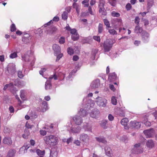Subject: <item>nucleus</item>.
<instances>
[{
    "label": "nucleus",
    "mask_w": 157,
    "mask_h": 157,
    "mask_svg": "<svg viewBox=\"0 0 157 157\" xmlns=\"http://www.w3.org/2000/svg\"><path fill=\"white\" fill-rule=\"evenodd\" d=\"M64 75L62 73H55L53 75H51L49 77V80H47L45 83V89L49 90L52 88V85L50 80L54 79L55 80L59 79L61 81L64 78Z\"/></svg>",
    "instance_id": "nucleus-1"
},
{
    "label": "nucleus",
    "mask_w": 157,
    "mask_h": 157,
    "mask_svg": "<svg viewBox=\"0 0 157 157\" xmlns=\"http://www.w3.org/2000/svg\"><path fill=\"white\" fill-rule=\"evenodd\" d=\"M44 140L47 144L55 146L58 144V138L55 136L50 135L46 136L44 138Z\"/></svg>",
    "instance_id": "nucleus-2"
},
{
    "label": "nucleus",
    "mask_w": 157,
    "mask_h": 157,
    "mask_svg": "<svg viewBox=\"0 0 157 157\" xmlns=\"http://www.w3.org/2000/svg\"><path fill=\"white\" fill-rule=\"evenodd\" d=\"M113 43L112 39H107L103 44V47L105 52H107L112 48Z\"/></svg>",
    "instance_id": "nucleus-3"
},
{
    "label": "nucleus",
    "mask_w": 157,
    "mask_h": 157,
    "mask_svg": "<svg viewBox=\"0 0 157 157\" xmlns=\"http://www.w3.org/2000/svg\"><path fill=\"white\" fill-rule=\"evenodd\" d=\"M95 102L99 107H105L106 105L107 101L105 98L98 97L96 98Z\"/></svg>",
    "instance_id": "nucleus-4"
},
{
    "label": "nucleus",
    "mask_w": 157,
    "mask_h": 157,
    "mask_svg": "<svg viewBox=\"0 0 157 157\" xmlns=\"http://www.w3.org/2000/svg\"><path fill=\"white\" fill-rule=\"evenodd\" d=\"M143 151V148L140 143L136 144L132 150V152L135 154H140L142 153Z\"/></svg>",
    "instance_id": "nucleus-5"
},
{
    "label": "nucleus",
    "mask_w": 157,
    "mask_h": 157,
    "mask_svg": "<svg viewBox=\"0 0 157 157\" xmlns=\"http://www.w3.org/2000/svg\"><path fill=\"white\" fill-rule=\"evenodd\" d=\"M79 139L84 144H88L90 140V136L87 134L84 133L80 135Z\"/></svg>",
    "instance_id": "nucleus-6"
},
{
    "label": "nucleus",
    "mask_w": 157,
    "mask_h": 157,
    "mask_svg": "<svg viewBox=\"0 0 157 157\" xmlns=\"http://www.w3.org/2000/svg\"><path fill=\"white\" fill-rule=\"evenodd\" d=\"M70 127V132L73 133H79L80 132L81 128L80 127L78 126H75L74 127H71L70 125L69 126Z\"/></svg>",
    "instance_id": "nucleus-7"
},
{
    "label": "nucleus",
    "mask_w": 157,
    "mask_h": 157,
    "mask_svg": "<svg viewBox=\"0 0 157 157\" xmlns=\"http://www.w3.org/2000/svg\"><path fill=\"white\" fill-rule=\"evenodd\" d=\"M130 127L132 128L136 129L140 128L141 126V123L140 122L135 121H131L129 124Z\"/></svg>",
    "instance_id": "nucleus-8"
},
{
    "label": "nucleus",
    "mask_w": 157,
    "mask_h": 157,
    "mask_svg": "<svg viewBox=\"0 0 157 157\" xmlns=\"http://www.w3.org/2000/svg\"><path fill=\"white\" fill-rule=\"evenodd\" d=\"M144 133L147 137H151L154 134V130L153 128L146 130L144 131Z\"/></svg>",
    "instance_id": "nucleus-9"
},
{
    "label": "nucleus",
    "mask_w": 157,
    "mask_h": 157,
    "mask_svg": "<svg viewBox=\"0 0 157 157\" xmlns=\"http://www.w3.org/2000/svg\"><path fill=\"white\" fill-rule=\"evenodd\" d=\"M75 123L77 125H80L82 122V118L78 115H76L73 118Z\"/></svg>",
    "instance_id": "nucleus-10"
},
{
    "label": "nucleus",
    "mask_w": 157,
    "mask_h": 157,
    "mask_svg": "<svg viewBox=\"0 0 157 157\" xmlns=\"http://www.w3.org/2000/svg\"><path fill=\"white\" fill-rule=\"evenodd\" d=\"M142 39L144 42H147L149 40V35L146 32H143L142 33Z\"/></svg>",
    "instance_id": "nucleus-11"
},
{
    "label": "nucleus",
    "mask_w": 157,
    "mask_h": 157,
    "mask_svg": "<svg viewBox=\"0 0 157 157\" xmlns=\"http://www.w3.org/2000/svg\"><path fill=\"white\" fill-rule=\"evenodd\" d=\"M100 86V81L98 79H97L93 81L90 84L91 87L93 89L98 88Z\"/></svg>",
    "instance_id": "nucleus-12"
},
{
    "label": "nucleus",
    "mask_w": 157,
    "mask_h": 157,
    "mask_svg": "<svg viewBox=\"0 0 157 157\" xmlns=\"http://www.w3.org/2000/svg\"><path fill=\"white\" fill-rule=\"evenodd\" d=\"M94 105V103L93 101L91 100H89L88 101L87 103L86 104L85 108L87 109H90L93 108Z\"/></svg>",
    "instance_id": "nucleus-13"
},
{
    "label": "nucleus",
    "mask_w": 157,
    "mask_h": 157,
    "mask_svg": "<svg viewBox=\"0 0 157 157\" xmlns=\"http://www.w3.org/2000/svg\"><path fill=\"white\" fill-rule=\"evenodd\" d=\"M7 70L9 73L14 74L15 72L16 68L15 65L13 64H11L8 66Z\"/></svg>",
    "instance_id": "nucleus-14"
},
{
    "label": "nucleus",
    "mask_w": 157,
    "mask_h": 157,
    "mask_svg": "<svg viewBox=\"0 0 157 157\" xmlns=\"http://www.w3.org/2000/svg\"><path fill=\"white\" fill-rule=\"evenodd\" d=\"M52 48L55 54H58L60 53L61 50L60 48L58 45L54 44L52 46Z\"/></svg>",
    "instance_id": "nucleus-15"
},
{
    "label": "nucleus",
    "mask_w": 157,
    "mask_h": 157,
    "mask_svg": "<svg viewBox=\"0 0 157 157\" xmlns=\"http://www.w3.org/2000/svg\"><path fill=\"white\" fill-rule=\"evenodd\" d=\"M100 112L99 110L96 109H94V111H93L90 113V116L93 118H96L99 115Z\"/></svg>",
    "instance_id": "nucleus-16"
},
{
    "label": "nucleus",
    "mask_w": 157,
    "mask_h": 157,
    "mask_svg": "<svg viewBox=\"0 0 157 157\" xmlns=\"http://www.w3.org/2000/svg\"><path fill=\"white\" fill-rule=\"evenodd\" d=\"M128 121V119L127 118H123L121 121V124L122 125L124 126V128L126 129H128L129 128L128 126H127Z\"/></svg>",
    "instance_id": "nucleus-17"
},
{
    "label": "nucleus",
    "mask_w": 157,
    "mask_h": 157,
    "mask_svg": "<svg viewBox=\"0 0 157 157\" xmlns=\"http://www.w3.org/2000/svg\"><path fill=\"white\" fill-rule=\"evenodd\" d=\"M72 6L73 8L75 9L78 15V16L80 12V6L76 3L74 2Z\"/></svg>",
    "instance_id": "nucleus-18"
},
{
    "label": "nucleus",
    "mask_w": 157,
    "mask_h": 157,
    "mask_svg": "<svg viewBox=\"0 0 157 157\" xmlns=\"http://www.w3.org/2000/svg\"><path fill=\"white\" fill-rule=\"evenodd\" d=\"M117 79V76L115 73H111L109 76V80L110 82L114 81Z\"/></svg>",
    "instance_id": "nucleus-19"
},
{
    "label": "nucleus",
    "mask_w": 157,
    "mask_h": 157,
    "mask_svg": "<svg viewBox=\"0 0 157 157\" xmlns=\"http://www.w3.org/2000/svg\"><path fill=\"white\" fill-rule=\"evenodd\" d=\"M22 57L23 59L25 61H30L32 59H33L34 58V56L33 55L29 56L27 55H25Z\"/></svg>",
    "instance_id": "nucleus-20"
},
{
    "label": "nucleus",
    "mask_w": 157,
    "mask_h": 157,
    "mask_svg": "<svg viewBox=\"0 0 157 157\" xmlns=\"http://www.w3.org/2000/svg\"><path fill=\"white\" fill-rule=\"evenodd\" d=\"M105 150L106 154L109 157L112 156V151L109 147L106 146L105 147Z\"/></svg>",
    "instance_id": "nucleus-21"
},
{
    "label": "nucleus",
    "mask_w": 157,
    "mask_h": 157,
    "mask_svg": "<svg viewBox=\"0 0 157 157\" xmlns=\"http://www.w3.org/2000/svg\"><path fill=\"white\" fill-rule=\"evenodd\" d=\"M95 139L97 141L100 143L105 144L107 143V141L105 138L103 137L99 136L95 137Z\"/></svg>",
    "instance_id": "nucleus-22"
},
{
    "label": "nucleus",
    "mask_w": 157,
    "mask_h": 157,
    "mask_svg": "<svg viewBox=\"0 0 157 157\" xmlns=\"http://www.w3.org/2000/svg\"><path fill=\"white\" fill-rule=\"evenodd\" d=\"M3 142L5 144H11L12 143L11 139L9 137H5L3 140Z\"/></svg>",
    "instance_id": "nucleus-23"
},
{
    "label": "nucleus",
    "mask_w": 157,
    "mask_h": 157,
    "mask_svg": "<svg viewBox=\"0 0 157 157\" xmlns=\"http://www.w3.org/2000/svg\"><path fill=\"white\" fill-rule=\"evenodd\" d=\"M16 151L14 149H10L8 152L6 157H13L16 153Z\"/></svg>",
    "instance_id": "nucleus-24"
},
{
    "label": "nucleus",
    "mask_w": 157,
    "mask_h": 157,
    "mask_svg": "<svg viewBox=\"0 0 157 157\" xmlns=\"http://www.w3.org/2000/svg\"><path fill=\"white\" fill-rule=\"evenodd\" d=\"M66 30L70 31V33L72 34V35H73L74 34H77L76 29H71L69 25L67 26L66 27Z\"/></svg>",
    "instance_id": "nucleus-25"
},
{
    "label": "nucleus",
    "mask_w": 157,
    "mask_h": 157,
    "mask_svg": "<svg viewBox=\"0 0 157 157\" xmlns=\"http://www.w3.org/2000/svg\"><path fill=\"white\" fill-rule=\"evenodd\" d=\"M83 128H84L85 131L92 132L91 126L89 124L84 125Z\"/></svg>",
    "instance_id": "nucleus-26"
},
{
    "label": "nucleus",
    "mask_w": 157,
    "mask_h": 157,
    "mask_svg": "<svg viewBox=\"0 0 157 157\" xmlns=\"http://www.w3.org/2000/svg\"><path fill=\"white\" fill-rule=\"evenodd\" d=\"M87 112L83 109H81L78 112V114L82 117L86 116L87 114Z\"/></svg>",
    "instance_id": "nucleus-27"
},
{
    "label": "nucleus",
    "mask_w": 157,
    "mask_h": 157,
    "mask_svg": "<svg viewBox=\"0 0 157 157\" xmlns=\"http://www.w3.org/2000/svg\"><path fill=\"white\" fill-rule=\"evenodd\" d=\"M104 30L103 25L101 23H99L98 28V32L99 33H103Z\"/></svg>",
    "instance_id": "nucleus-28"
},
{
    "label": "nucleus",
    "mask_w": 157,
    "mask_h": 157,
    "mask_svg": "<svg viewBox=\"0 0 157 157\" xmlns=\"http://www.w3.org/2000/svg\"><path fill=\"white\" fill-rule=\"evenodd\" d=\"M142 28L138 25L136 26L134 29V32L137 33H140L142 32Z\"/></svg>",
    "instance_id": "nucleus-29"
},
{
    "label": "nucleus",
    "mask_w": 157,
    "mask_h": 157,
    "mask_svg": "<svg viewBox=\"0 0 157 157\" xmlns=\"http://www.w3.org/2000/svg\"><path fill=\"white\" fill-rule=\"evenodd\" d=\"M98 50L97 49H93L92 52V56L91 58L92 60H94L95 58V56L98 52Z\"/></svg>",
    "instance_id": "nucleus-30"
},
{
    "label": "nucleus",
    "mask_w": 157,
    "mask_h": 157,
    "mask_svg": "<svg viewBox=\"0 0 157 157\" xmlns=\"http://www.w3.org/2000/svg\"><path fill=\"white\" fill-rule=\"evenodd\" d=\"M41 106L43 107L42 111L43 112L46 111L48 108L47 102L45 101H43L42 103Z\"/></svg>",
    "instance_id": "nucleus-31"
},
{
    "label": "nucleus",
    "mask_w": 157,
    "mask_h": 157,
    "mask_svg": "<svg viewBox=\"0 0 157 157\" xmlns=\"http://www.w3.org/2000/svg\"><path fill=\"white\" fill-rule=\"evenodd\" d=\"M143 123L147 126H149L151 125V123L150 122L148 121V119L146 117L144 118Z\"/></svg>",
    "instance_id": "nucleus-32"
},
{
    "label": "nucleus",
    "mask_w": 157,
    "mask_h": 157,
    "mask_svg": "<svg viewBox=\"0 0 157 157\" xmlns=\"http://www.w3.org/2000/svg\"><path fill=\"white\" fill-rule=\"evenodd\" d=\"M99 12L101 13V15H105L106 14V12L104 8H99Z\"/></svg>",
    "instance_id": "nucleus-33"
},
{
    "label": "nucleus",
    "mask_w": 157,
    "mask_h": 157,
    "mask_svg": "<svg viewBox=\"0 0 157 157\" xmlns=\"http://www.w3.org/2000/svg\"><path fill=\"white\" fill-rule=\"evenodd\" d=\"M147 146L149 147H152L154 145V143L151 140H148L146 143Z\"/></svg>",
    "instance_id": "nucleus-34"
},
{
    "label": "nucleus",
    "mask_w": 157,
    "mask_h": 157,
    "mask_svg": "<svg viewBox=\"0 0 157 157\" xmlns=\"http://www.w3.org/2000/svg\"><path fill=\"white\" fill-rule=\"evenodd\" d=\"M25 90H22L20 91V96L21 98L23 100H25Z\"/></svg>",
    "instance_id": "nucleus-35"
},
{
    "label": "nucleus",
    "mask_w": 157,
    "mask_h": 157,
    "mask_svg": "<svg viewBox=\"0 0 157 157\" xmlns=\"http://www.w3.org/2000/svg\"><path fill=\"white\" fill-rule=\"evenodd\" d=\"M50 157H57V152L55 151H50Z\"/></svg>",
    "instance_id": "nucleus-36"
},
{
    "label": "nucleus",
    "mask_w": 157,
    "mask_h": 157,
    "mask_svg": "<svg viewBox=\"0 0 157 157\" xmlns=\"http://www.w3.org/2000/svg\"><path fill=\"white\" fill-rule=\"evenodd\" d=\"M68 17L67 13L66 11H64L62 15V19L64 20H67Z\"/></svg>",
    "instance_id": "nucleus-37"
},
{
    "label": "nucleus",
    "mask_w": 157,
    "mask_h": 157,
    "mask_svg": "<svg viewBox=\"0 0 157 157\" xmlns=\"http://www.w3.org/2000/svg\"><path fill=\"white\" fill-rule=\"evenodd\" d=\"M79 38V35L77 34L72 35L71 38L74 41L77 40Z\"/></svg>",
    "instance_id": "nucleus-38"
},
{
    "label": "nucleus",
    "mask_w": 157,
    "mask_h": 157,
    "mask_svg": "<svg viewBox=\"0 0 157 157\" xmlns=\"http://www.w3.org/2000/svg\"><path fill=\"white\" fill-rule=\"evenodd\" d=\"M105 2L104 0H100L99 4V8H104V5Z\"/></svg>",
    "instance_id": "nucleus-39"
},
{
    "label": "nucleus",
    "mask_w": 157,
    "mask_h": 157,
    "mask_svg": "<svg viewBox=\"0 0 157 157\" xmlns=\"http://www.w3.org/2000/svg\"><path fill=\"white\" fill-rule=\"evenodd\" d=\"M89 0H84L82 2V3L83 4L85 7H88L89 6Z\"/></svg>",
    "instance_id": "nucleus-40"
},
{
    "label": "nucleus",
    "mask_w": 157,
    "mask_h": 157,
    "mask_svg": "<svg viewBox=\"0 0 157 157\" xmlns=\"http://www.w3.org/2000/svg\"><path fill=\"white\" fill-rule=\"evenodd\" d=\"M16 99L18 101V105L20 107H21L22 108H23L24 107H23V106L21 105V104L22 102H23V101H21V100H20L18 96H16Z\"/></svg>",
    "instance_id": "nucleus-41"
},
{
    "label": "nucleus",
    "mask_w": 157,
    "mask_h": 157,
    "mask_svg": "<svg viewBox=\"0 0 157 157\" xmlns=\"http://www.w3.org/2000/svg\"><path fill=\"white\" fill-rule=\"evenodd\" d=\"M112 16L114 17H118L120 16V14L116 12L115 11H113L111 13Z\"/></svg>",
    "instance_id": "nucleus-42"
},
{
    "label": "nucleus",
    "mask_w": 157,
    "mask_h": 157,
    "mask_svg": "<svg viewBox=\"0 0 157 157\" xmlns=\"http://www.w3.org/2000/svg\"><path fill=\"white\" fill-rule=\"evenodd\" d=\"M111 103L113 105H116L117 104V100L115 97H112L111 98Z\"/></svg>",
    "instance_id": "nucleus-43"
},
{
    "label": "nucleus",
    "mask_w": 157,
    "mask_h": 157,
    "mask_svg": "<svg viewBox=\"0 0 157 157\" xmlns=\"http://www.w3.org/2000/svg\"><path fill=\"white\" fill-rule=\"evenodd\" d=\"M31 39L30 37L27 38L26 37H24L22 39V41L25 43H27L30 42V40Z\"/></svg>",
    "instance_id": "nucleus-44"
},
{
    "label": "nucleus",
    "mask_w": 157,
    "mask_h": 157,
    "mask_svg": "<svg viewBox=\"0 0 157 157\" xmlns=\"http://www.w3.org/2000/svg\"><path fill=\"white\" fill-rule=\"evenodd\" d=\"M103 21L105 25L107 27H110V23L109 21L106 19H104Z\"/></svg>",
    "instance_id": "nucleus-45"
},
{
    "label": "nucleus",
    "mask_w": 157,
    "mask_h": 157,
    "mask_svg": "<svg viewBox=\"0 0 157 157\" xmlns=\"http://www.w3.org/2000/svg\"><path fill=\"white\" fill-rule=\"evenodd\" d=\"M29 147V145H27L26 146H24L21 147L20 149V151H21L23 150H24V152H25V150H27Z\"/></svg>",
    "instance_id": "nucleus-46"
},
{
    "label": "nucleus",
    "mask_w": 157,
    "mask_h": 157,
    "mask_svg": "<svg viewBox=\"0 0 157 157\" xmlns=\"http://www.w3.org/2000/svg\"><path fill=\"white\" fill-rule=\"evenodd\" d=\"M17 56V53L16 52H14L11 53L10 56V57L11 59H13L16 57Z\"/></svg>",
    "instance_id": "nucleus-47"
},
{
    "label": "nucleus",
    "mask_w": 157,
    "mask_h": 157,
    "mask_svg": "<svg viewBox=\"0 0 157 157\" xmlns=\"http://www.w3.org/2000/svg\"><path fill=\"white\" fill-rule=\"evenodd\" d=\"M109 32L110 34L113 35H117V32L113 29H110L109 30Z\"/></svg>",
    "instance_id": "nucleus-48"
},
{
    "label": "nucleus",
    "mask_w": 157,
    "mask_h": 157,
    "mask_svg": "<svg viewBox=\"0 0 157 157\" xmlns=\"http://www.w3.org/2000/svg\"><path fill=\"white\" fill-rule=\"evenodd\" d=\"M36 152L38 155H43L44 154V151H41L39 149H37L36 150Z\"/></svg>",
    "instance_id": "nucleus-49"
},
{
    "label": "nucleus",
    "mask_w": 157,
    "mask_h": 157,
    "mask_svg": "<svg viewBox=\"0 0 157 157\" xmlns=\"http://www.w3.org/2000/svg\"><path fill=\"white\" fill-rule=\"evenodd\" d=\"M56 56H57L56 59V61H57L59 60V59L62 57L63 56V54L62 53H59L58 54H56Z\"/></svg>",
    "instance_id": "nucleus-50"
},
{
    "label": "nucleus",
    "mask_w": 157,
    "mask_h": 157,
    "mask_svg": "<svg viewBox=\"0 0 157 157\" xmlns=\"http://www.w3.org/2000/svg\"><path fill=\"white\" fill-rule=\"evenodd\" d=\"M17 75L18 77H19L20 78H22L24 76V75L22 74V71L20 70L18 71Z\"/></svg>",
    "instance_id": "nucleus-51"
},
{
    "label": "nucleus",
    "mask_w": 157,
    "mask_h": 157,
    "mask_svg": "<svg viewBox=\"0 0 157 157\" xmlns=\"http://www.w3.org/2000/svg\"><path fill=\"white\" fill-rule=\"evenodd\" d=\"M75 72L74 71H72L70 74L68 76L67 78V80H69L72 77V76L74 73Z\"/></svg>",
    "instance_id": "nucleus-52"
},
{
    "label": "nucleus",
    "mask_w": 157,
    "mask_h": 157,
    "mask_svg": "<svg viewBox=\"0 0 157 157\" xmlns=\"http://www.w3.org/2000/svg\"><path fill=\"white\" fill-rule=\"evenodd\" d=\"M110 4L113 6H115L116 5V0H110L109 1Z\"/></svg>",
    "instance_id": "nucleus-53"
},
{
    "label": "nucleus",
    "mask_w": 157,
    "mask_h": 157,
    "mask_svg": "<svg viewBox=\"0 0 157 157\" xmlns=\"http://www.w3.org/2000/svg\"><path fill=\"white\" fill-rule=\"evenodd\" d=\"M67 52L69 54L72 55L73 54L74 51L72 48H69L67 49Z\"/></svg>",
    "instance_id": "nucleus-54"
},
{
    "label": "nucleus",
    "mask_w": 157,
    "mask_h": 157,
    "mask_svg": "<svg viewBox=\"0 0 157 157\" xmlns=\"http://www.w3.org/2000/svg\"><path fill=\"white\" fill-rule=\"evenodd\" d=\"M93 38L94 40L97 41L98 42H100L101 39L99 36H94L93 37Z\"/></svg>",
    "instance_id": "nucleus-55"
},
{
    "label": "nucleus",
    "mask_w": 157,
    "mask_h": 157,
    "mask_svg": "<svg viewBox=\"0 0 157 157\" xmlns=\"http://www.w3.org/2000/svg\"><path fill=\"white\" fill-rule=\"evenodd\" d=\"M16 28L15 25L12 24L10 26V30L11 32H13L16 30Z\"/></svg>",
    "instance_id": "nucleus-56"
},
{
    "label": "nucleus",
    "mask_w": 157,
    "mask_h": 157,
    "mask_svg": "<svg viewBox=\"0 0 157 157\" xmlns=\"http://www.w3.org/2000/svg\"><path fill=\"white\" fill-rule=\"evenodd\" d=\"M65 41V38L64 37H62L59 39V42L60 44H63Z\"/></svg>",
    "instance_id": "nucleus-57"
},
{
    "label": "nucleus",
    "mask_w": 157,
    "mask_h": 157,
    "mask_svg": "<svg viewBox=\"0 0 157 157\" xmlns=\"http://www.w3.org/2000/svg\"><path fill=\"white\" fill-rule=\"evenodd\" d=\"M140 19L138 17H136L135 20V23L137 24V25H139Z\"/></svg>",
    "instance_id": "nucleus-58"
},
{
    "label": "nucleus",
    "mask_w": 157,
    "mask_h": 157,
    "mask_svg": "<svg viewBox=\"0 0 157 157\" xmlns=\"http://www.w3.org/2000/svg\"><path fill=\"white\" fill-rule=\"evenodd\" d=\"M13 85V84L12 83H10L9 84H7L4 87L3 90H5L8 88L12 86Z\"/></svg>",
    "instance_id": "nucleus-59"
},
{
    "label": "nucleus",
    "mask_w": 157,
    "mask_h": 157,
    "mask_svg": "<svg viewBox=\"0 0 157 157\" xmlns=\"http://www.w3.org/2000/svg\"><path fill=\"white\" fill-rule=\"evenodd\" d=\"M74 143L76 145L79 146L80 145L81 142L78 140H75L74 142Z\"/></svg>",
    "instance_id": "nucleus-60"
},
{
    "label": "nucleus",
    "mask_w": 157,
    "mask_h": 157,
    "mask_svg": "<svg viewBox=\"0 0 157 157\" xmlns=\"http://www.w3.org/2000/svg\"><path fill=\"white\" fill-rule=\"evenodd\" d=\"M132 8L131 5L128 3L127 4L126 6V8L127 10H130Z\"/></svg>",
    "instance_id": "nucleus-61"
},
{
    "label": "nucleus",
    "mask_w": 157,
    "mask_h": 157,
    "mask_svg": "<svg viewBox=\"0 0 157 157\" xmlns=\"http://www.w3.org/2000/svg\"><path fill=\"white\" fill-rule=\"evenodd\" d=\"M108 118L110 121H113L114 120V117L112 114H109L108 116Z\"/></svg>",
    "instance_id": "nucleus-62"
},
{
    "label": "nucleus",
    "mask_w": 157,
    "mask_h": 157,
    "mask_svg": "<svg viewBox=\"0 0 157 157\" xmlns=\"http://www.w3.org/2000/svg\"><path fill=\"white\" fill-rule=\"evenodd\" d=\"M25 126L28 128H31L33 127V125H30L28 122H27L25 124Z\"/></svg>",
    "instance_id": "nucleus-63"
},
{
    "label": "nucleus",
    "mask_w": 157,
    "mask_h": 157,
    "mask_svg": "<svg viewBox=\"0 0 157 157\" xmlns=\"http://www.w3.org/2000/svg\"><path fill=\"white\" fill-rule=\"evenodd\" d=\"M46 70V69L45 68H41V70L39 71L40 74L42 75H43V73L44 72H45Z\"/></svg>",
    "instance_id": "nucleus-64"
}]
</instances>
